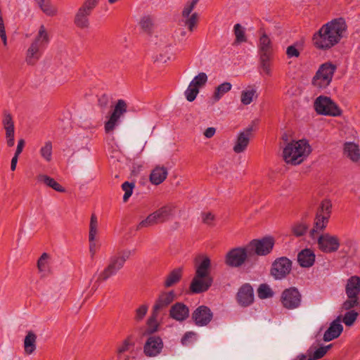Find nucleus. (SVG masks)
Masks as SVG:
<instances>
[{"instance_id": "obj_60", "label": "nucleus", "mask_w": 360, "mask_h": 360, "mask_svg": "<svg viewBox=\"0 0 360 360\" xmlns=\"http://www.w3.org/2000/svg\"><path fill=\"white\" fill-rule=\"evenodd\" d=\"M97 233V226H89V241H94Z\"/></svg>"}, {"instance_id": "obj_14", "label": "nucleus", "mask_w": 360, "mask_h": 360, "mask_svg": "<svg viewBox=\"0 0 360 360\" xmlns=\"http://www.w3.org/2000/svg\"><path fill=\"white\" fill-rule=\"evenodd\" d=\"M291 269V260L286 257H281L272 263L270 273L275 280H282L290 273Z\"/></svg>"}, {"instance_id": "obj_46", "label": "nucleus", "mask_w": 360, "mask_h": 360, "mask_svg": "<svg viewBox=\"0 0 360 360\" xmlns=\"http://www.w3.org/2000/svg\"><path fill=\"white\" fill-rule=\"evenodd\" d=\"M49 258V255L44 252L43 253L37 262V267L39 271L43 272L47 270V259Z\"/></svg>"}, {"instance_id": "obj_63", "label": "nucleus", "mask_w": 360, "mask_h": 360, "mask_svg": "<svg viewBox=\"0 0 360 360\" xmlns=\"http://www.w3.org/2000/svg\"><path fill=\"white\" fill-rule=\"evenodd\" d=\"M18 156L19 155H16L14 154L13 157L11 159V169L12 171H14L16 169V165H17V162H18Z\"/></svg>"}, {"instance_id": "obj_9", "label": "nucleus", "mask_w": 360, "mask_h": 360, "mask_svg": "<svg viewBox=\"0 0 360 360\" xmlns=\"http://www.w3.org/2000/svg\"><path fill=\"white\" fill-rule=\"evenodd\" d=\"M99 0H84L83 4L77 11L75 18V25L80 29H86L89 27V16L96 7Z\"/></svg>"}, {"instance_id": "obj_4", "label": "nucleus", "mask_w": 360, "mask_h": 360, "mask_svg": "<svg viewBox=\"0 0 360 360\" xmlns=\"http://www.w3.org/2000/svg\"><path fill=\"white\" fill-rule=\"evenodd\" d=\"M311 152V147L305 140H300L288 143L284 148V160L293 165L302 163Z\"/></svg>"}, {"instance_id": "obj_38", "label": "nucleus", "mask_w": 360, "mask_h": 360, "mask_svg": "<svg viewBox=\"0 0 360 360\" xmlns=\"http://www.w3.org/2000/svg\"><path fill=\"white\" fill-rule=\"evenodd\" d=\"M257 294L260 299H266L273 297L274 292L267 284L263 283L259 286Z\"/></svg>"}, {"instance_id": "obj_35", "label": "nucleus", "mask_w": 360, "mask_h": 360, "mask_svg": "<svg viewBox=\"0 0 360 360\" xmlns=\"http://www.w3.org/2000/svg\"><path fill=\"white\" fill-rule=\"evenodd\" d=\"M181 268L172 270L165 279V286L169 288L178 283L181 278Z\"/></svg>"}, {"instance_id": "obj_25", "label": "nucleus", "mask_w": 360, "mask_h": 360, "mask_svg": "<svg viewBox=\"0 0 360 360\" xmlns=\"http://www.w3.org/2000/svg\"><path fill=\"white\" fill-rule=\"evenodd\" d=\"M345 292L348 298H356L360 293V278L357 276L350 277L345 286Z\"/></svg>"}, {"instance_id": "obj_51", "label": "nucleus", "mask_w": 360, "mask_h": 360, "mask_svg": "<svg viewBox=\"0 0 360 360\" xmlns=\"http://www.w3.org/2000/svg\"><path fill=\"white\" fill-rule=\"evenodd\" d=\"M358 304V297L348 298L342 304V308L345 310H349Z\"/></svg>"}, {"instance_id": "obj_10", "label": "nucleus", "mask_w": 360, "mask_h": 360, "mask_svg": "<svg viewBox=\"0 0 360 360\" xmlns=\"http://www.w3.org/2000/svg\"><path fill=\"white\" fill-rule=\"evenodd\" d=\"M314 109L319 115L337 117L342 114L341 109L330 98L320 96L314 102Z\"/></svg>"}, {"instance_id": "obj_41", "label": "nucleus", "mask_w": 360, "mask_h": 360, "mask_svg": "<svg viewBox=\"0 0 360 360\" xmlns=\"http://www.w3.org/2000/svg\"><path fill=\"white\" fill-rule=\"evenodd\" d=\"M159 315V313H155L153 309L152 310V314L148 318L147 324L148 326V333H154L158 329V324L157 323V318Z\"/></svg>"}, {"instance_id": "obj_16", "label": "nucleus", "mask_w": 360, "mask_h": 360, "mask_svg": "<svg viewBox=\"0 0 360 360\" xmlns=\"http://www.w3.org/2000/svg\"><path fill=\"white\" fill-rule=\"evenodd\" d=\"M317 242L319 249L326 253L336 252L340 245L338 236H332L329 233H324L319 236Z\"/></svg>"}, {"instance_id": "obj_47", "label": "nucleus", "mask_w": 360, "mask_h": 360, "mask_svg": "<svg viewBox=\"0 0 360 360\" xmlns=\"http://www.w3.org/2000/svg\"><path fill=\"white\" fill-rule=\"evenodd\" d=\"M140 25L143 31L150 32L153 27L152 19L148 16L143 17L141 20Z\"/></svg>"}, {"instance_id": "obj_33", "label": "nucleus", "mask_w": 360, "mask_h": 360, "mask_svg": "<svg viewBox=\"0 0 360 360\" xmlns=\"http://www.w3.org/2000/svg\"><path fill=\"white\" fill-rule=\"evenodd\" d=\"M231 87L232 84L228 82H225L217 86L212 98L214 102L219 101L225 94L231 89Z\"/></svg>"}, {"instance_id": "obj_44", "label": "nucleus", "mask_w": 360, "mask_h": 360, "mask_svg": "<svg viewBox=\"0 0 360 360\" xmlns=\"http://www.w3.org/2000/svg\"><path fill=\"white\" fill-rule=\"evenodd\" d=\"M358 316V313L354 310L345 313L343 317V322L347 326H351L354 324Z\"/></svg>"}, {"instance_id": "obj_27", "label": "nucleus", "mask_w": 360, "mask_h": 360, "mask_svg": "<svg viewBox=\"0 0 360 360\" xmlns=\"http://www.w3.org/2000/svg\"><path fill=\"white\" fill-rule=\"evenodd\" d=\"M168 174L167 169L165 167H157L151 172L150 180L153 184L159 185L163 182Z\"/></svg>"}, {"instance_id": "obj_59", "label": "nucleus", "mask_w": 360, "mask_h": 360, "mask_svg": "<svg viewBox=\"0 0 360 360\" xmlns=\"http://www.w3.org/2000/svg\"><path fill=\"white\" fill-rule=\"evenodd\" d=\"M326 354V350L323 349V347H321L314 352L313 356L315 357V359H319L322 358Z\"/></svg>"}, {"instance_id": "obj_29", "label": "nucleus", "mask_w": 360, "mask_h": 360, "mask_svg": "<svg viewBox=\"0 0 360 360\" xmlns=\"http://www.w3.org/2000/svg\"><path fill=\"white\" fill-rule=\"evenodd\" d=\"M344 153L353 162L360 159V151L356 144L352 142H347L344 146Z\"/></svg>"}, {"instance_id": "obj_62", "label": "nucleus", "mask_w": 360, "mask_h": 360, "mask_svg": "<svg viewBox=\"0 0 360 360\" xmlns=\"http://www.w3.org/2000/svg\"><path fill=\"white\" fill-rule=\"evenodd\" d=\"M89 252L91 257H94L96 252V245L94 241H89Z\"/></svg>"}, {"instance_id": "obj_21", "label": "nucleus", "mask_w": 360, "mask_h": 360, "mask_svg": "<svg viewBox=\"0 0 360 360\" xmlns=\"http://www.w3.org/2000/svg\"><path fill=\"white\" fill-rule=\"evenodd\" d=\"M252 130V127L250 126L238 134L236 143L233 146V151L235 153H240L246 149L249 143Z\"/></svg>"}, {"instance_id": "obj_50", "label": "nucleus", "mask_w": 360, "mask_h": 360, "mask_svg": "<svg viewBox=\"0 0 360 360\" xmlns=\"http://www.w3.org/2000/svg\"><path fill=\"white\" fill-rule=\"evenodd\" d=\"M215 219L214 215L212 212H203L202 213V222L209 226H213V221Z\"/></svg>"}, {"instance_id": "obj_26", "label": "nucleus", "mask_w": 360, "mask_h": 360, "mask_svg": "<svg viewBox=\"0 0 360 360\" xmlns=\"http://www.w3.org/2000/svg\"><path fill=\"white\" fill-rule=\"evenodd\" d=\"M297 261L301 266L310 267L315 262V255L311 250L304 249L298 253Z\"/></svg>"}, {"instance_id": "obj_1", "label": "nucleus", "mask_w": 360, "mask_h": 360, "mask_svg": "<svg viewBox=\"0 0 360 360\" xmlns=\"http://www.w3.org/2000/svg\"><path fill=\"white\" fill-rule=\"evenodd\" d=\"M347 25L342 18L334 19L323 25L313 36V44L319 49L328 50L342 39Z\"/></svg>"}, {"instance_id": "obj_40", "label": "nucleus", "mask_w": 360, "mask_h": 360, "mask_svg": "<svg viewBox=\"0 0 360 360\" xmlns=\"http://www.w3.org/2000/svg\"><path fill=\"white\" fill-rule=\"evenodd\" d=\"M207 82V75L205 72H200L196 75L193 80L190 82L191 86H194L200 89L205 86Z\"/></svg>"}, {"instance_id": "obj_8", "label": "nucleus", "mask_w": 360, "mask_h": 360, "mask_svg": "<svg viewBox=\"0 0 360 360\" xmlns=\"http://www.w3.org/2000/svg\"><path fill=\"white\" fill-rule=\"evenodd\" d=\"M337 66L332 63L327 62L321 65L313 77L312 85L319 89L327 88L332 82Z\"/></svg>"}, {"instance_id": "obj_58", "label": "nucleus", "mask_w": 360, "mask_h": 360, "mask_svg": "<svg viewBox=\"0 0 360 360\" xmlns=\"http://www.w3.org/2000/svg\"><path fill=\"white\" fill-rule=\"evenodd\" d=\"M25 140L21 139L18 141L17 148L15 152V155H20V154L22 153L23 148L25 146Z\"/></svg>"}, {"instance_id": "obj_15", "label": "nucleus", "mask_w": 360, "mask_h": 360, "mask_svg": "<svg viewBox=\"0 0 360 360\" xmlns=\"http://www.w3.org/2000/svg\"><path fill=\"white\" fill-rule=\"evenodd\" d=\"M281 302L284 308L295 309L301 305L302 295L296 288L291 287L283 291Z\"/></svg>"}, {"instance_id": "obj_42", "label": "nucleus", "mask_w": 360, "mask_h": 360, "mask_svg": "<svg viewBox=\"0 0 360 360\" xmlns=\"http://www.w3.org/2000/svg\"><path fill=\"white\" fill-rule=\"evenodd\" d=\"M41 156L47 162L51 160L52 157V143L51 141H46L45 145L40 149Z\"/></svg>"}, {"instance_id": "obj_28", "label": "nucleus", "mask_w": 360, "mask_h": 360, "mask_svg": "<svg viewBox=\"0 0 360 360\" xmlns=\"http://www.w3.org/2000/svg\"><path fill=\"white\" fill-rule=\"evenodd\" d=\"M173 210L174 207L172 205H167L155 211L154 214L158 224L167 221L173 214Z\"/></svg>"}, {"instance_id": "obj_30", "label": "nucleus", "mask_w": 360, "mask_h": 360, "mask_svg": "<svg viewBox=\"0 0 360 360\" xmlns=\"http://www.w3.org/2000/svg\"><path fill=\"white\" fill-rule=\"evenodd\" d=\"M257 96L255 86H248L245 90L242 91L240 101L243 105H248L253 101L254 98H257Z\"/></svg>"}, {"instance_id": "obj_7", "label": "nucleus", "mask_w": 360, "mask_h": 360, "mask_svg": "<svg viewBox=\"0 0 360 360\" xmlns=\"http://www.w3.org/2000/svg\"><path fill=\"white\" fill-rule=\"evenodd\" d=\"M135 252V250H126L120 253V255H112L109 259L108 266L99 274L98 279L106 281L110 277L115 275L124 265L127 259Z\"/></svg>"}, {"instance_id": "obj_53", "label": "nucleus", "mask_w": 360, "mask_h": 360, "mask_svg": "<svg viewBox=\"0 0 360 360\" xmlns=\"http://www.w3.org/2000/svg\"><path fill=\"white\" fill-rule=\"evenodd\" d=\"M286 54L288 58L299 57L300 51L294 45L289 46L286 49Z\"/></svg>"}, {"instance_id": "obj_19", "label": "nucleus", "mask_w": 360, "mask_h": 360, "mask_svg": "<svg viewBox=\"0 0 360 360\" xmlns=\"http://www.w3.org/2000/svg\"><path fill=\"white\" fill-rule=\"evenodd\" d=\"M1 122L4 129L6 131V139L7 146L8 147H12L15 144V127L11 114L6 110L4 111Z\"/></svg>"}, {"instance_id": "obj_2", "label": "nucleus", "mask_w": 360, "mask_h": 360, "mask_svg": "<svg viewBox=\"0 0 360 360\" xmlns=\"http://www.w3.org/2000/svg\"><path fill=\"white\" fill-rule=\"evenodd\" d=\"M210 269L211 261L207 257H205L196 266L195 276L190 285V290L192 292L202 293L210 288L213 283Z\"/></svg>"}, {"instance_id": "obj_49", "label": "nucleus", "mask_w": 360, "mask_h": 360, "mask_svg": "<svg viewBox=\"0 0 360 360\" xmlns=\"http://www.w3.org/2000/svg\"><path fill=\"white\" fill-rule=\"evenodd\" d=\"M186 20L185 22L186 25L188 26L190 31H193L195 27L197 20H198V14L196 13H193L188 18H186Z\"/></svg>"}, {"instance_id": "obj_18", "label": "nucleus", "mask_w": 360, "mask_h": 360, "mask_svg": "<svg viewBox=\"0 0 360 360\" xmlns=\"http://www.w3.org/2000/svg\"><path fill=\"white\" fill-rule=\"evenodd\" d=\"M213 313L205 305L197 307L192 314V319L198 326H205L212 321Z\"/></svg>"}, {"instance_id": "obj_64", "label": "nucleus", "mask_w": 360, "mask_h": 360, "mask_svg": "<svg viewBox=\"0 0 360 360\" xmlns=\"http://www.w3.org/2000/svg\"><path fill=\"white\" fill-rule=\"evenodd\" d=\"M307 355L304 354H300L292 360H306Z\"/></svg>"}, {"instance_id": "obj_54", "label": "nucleus", "mask_w": 360, "mask_h": 360, "mask_svg": "<svg viewBox=\"0 0 360 360\" xmlns=\"http://www.w3.org/2000/svg\"><path fill=\"white\" fill-rule=\"evenodd\" d=\"M195 336V333L194 332H186L181 340V344L187 345Z\"/></svg>"}, {"instance_id": "obj_56", "label": "nucleus", "mask_w": 360, "mask_h": 360, "mask_svg": "<svg viewBox=\"0 0 360 360\" xmlns=\"http://www.w3.org/2000/svg\"><path fill=\"white\" fill-rule=\"evenodd\" d=\"M171 51V48L169 47L168 50H167V53L168 56H164L162 53H160L159 56L157 58V60L162 62V63H166L168 60L171 59V57L172 56Z\"/></svg>"}, {"instance_id": "obj_61", "label": "nucleus", "mask_w": 360, "mask_h": 360, "mask_svg": "<svg viewBox=\"0 0 360 360\" xmlns=\"http://www.w3.org/2000/svg\"><path fill=\"white\" fill-rule=\"evenodd\" d=\"M216 129L214 127H208L204 131V136L207 139H210L214 135Z\"/></svg>"}, {"instance_id": "obj_17", "label": "nucleus", "mask_w": 360, "mask_h": 360, "mask_svg": "<svg viewBox=\"0 0 360 360\" xmlns=\"http://www.w3.org/2000/svg\"><path fill=\"white\" fill-rule=\"evenodd\" d=\"M163 347V341L160 336L151 335L143 345V353L146 356L155 357L162 352Z\"/></svg>"}, {"instance_id": "obj_45", "label": "nucleus", "mask_w": 360, "mask_h": 360, "mask_svg": "<svg viewBox=\"0 0 360 360\" xmlns=\"http://www.w3.org/2000/svg\"><path fill=\"white\" fill-rule=\"evenodd\" d=\"M199 93V89L196 88L194 86H191V84H189V86H188L187 89L185 91V96L189 102L193 101L197 95Z\"/></svg>"}, {"instance_id": "obj_11", "label": "nucleus", "mask_w": 360, "mask_h": 360, "mask_svg": "<svg viewBox=\"0 0 360 360\" xmlns=\"http://www.w3.org/2000/svg\"><path fill=\"white\" fill-rule=\"evenodd\" d=\"M250 256L248 246L235 248L226 253L225 264L230 267H240Z\"/></svg>"}, {"instance_id": "obj_20", "label": "nucleus", "mask_w": 360, "mask_h": 360, "mask_svg": "<svg viewBox=\"0 0 360 360\" xmlns=\"http://www.w3.org/2000/svg\"><path fill=\"white\" fill-rule=\"evenodd\" d=\"M237 301L242 307H248L254 301L253 288L249 283L243 284L237 293Z\"/></svg>"}, {"instance_id": "obj_24", "label": "nucleus", "mask_w": 360, "mask_h": 360, "mask_svg": "<svg viewBox=\"0 0 360 360\" xmlns=\"http://www.w3.org/2000/svg\"><path fill=\"white\" fill-rule=\"evenodd\" d=\"M343 330V326L340 323V317L338 316L330 325L323 335L325 342L331 341L338 338Z\"/></svg>"}, {"instance_id": "obj_55", "label": "nucleus", "mask_w": 360, "mask_h": 360, "mask_svg": "<svg viewBox=\"0 0 360 360\" xmlns=\"http://www.w3.org/2000/svg\"><path fill=\"white\" fill-rule=\"evenodd\" d=\"M98 105L103 108V109H105L108 108V104H109V98H108V96L105 94H103L99 98H98Z\"/></svg>"}, {"instance_id": "obj_48", "label": "nucleus", "mask_w": 360, "mask_h": 360, "mask_svg": "<svg viewBox=\"0 0 360 360\" xmlns=\"http://www.w3.org/2000/svg\"><path fill=\"white\" fill-rule=\"evenodd\" d=\"M148 309V307L146 304H142L136 310V315H135V320L136 321H141L146 314H147Z\"/></svg>"}, {"instance_id": "obj_5", "label": "nucleus", "mask_w": 360, "mask_h": 360, "mask_svg": "<svg viewBox=\"0 0 360 360\" xmlns=\"http://www.w3.org/2000/svg\"><path fill=\"white\" fill-rule=\"evenodd\" d=\"M257 49L259 56V67L268 76L271 74V63L273 57V44L270 37L260 30Z\"/></svg>"}, {"instance_id": "obj_23", "label": "nucleus", "mask_w": 360, "mask_h": 360, "mask_svg": "<svg viewBox=\"0 0 360 360\" xmlns=\"http://www.w3.org/2000/svg\"><path fill=\"white\" fill-rule=\"evenodd\" d=\"M174 298L175 295L172 290L160 294L153 307L154 312L160 314L174 300Z\"/></svg>"}, {"instance_id": "obj_32", "label": "nucleus", "mask_w": 360, "mask_h": 360, "mask_svg": "<svg viewBox=\"0 0 360 360\" xmlns=\"http://www.w3.org/2000/svg\"><path fill=\"white\" fill-rule=\"evenodd\" d=\"M38 180L40 182L44 183L47 186L53 188L56 191L63 193L65 192V188L60 186L57 181H55L54 179L44 174H41L38 176Z\"/></svg>"}, {"instance_id": "obj_34", "label": "nucleus", "mask_w": 360, "mask_h": 360, "mask_svg": "<svg viewBox=\"0 0 360 360\" xmlns=\"http://www.w3.org/2000/svg\"><path fill=\"white\" fill-rule=\"evenodd\" d=\"M41 11L49 16H53L57 13V9L52 6L51 0H35Z\"/></svg>"}, {"instance_id": "obj_13", "label": "nucleus", "mask_w": 360, "mask_h": 360, "mask_svg": "<svg viewBox=\"0 0 360 360\" xmlns=\"http://www.w3.org/2000/svg\"><path fill=\"white\" fill-rule=\"evenodd\" d=\"M274 245L273 238L264 237L259 240H252L247 246L251 255L256 254L259 256H265L272 251Z\"/></svg>"}, {"instance_id": "obj_22", "label": "nucleus", "mask_w": 360, "mask_h": 360, "mask_svg": "<svg viewBox=\"0 0 360 360\" xmlns=\"http://www.w3.org/2000/svg\"><path fill=\"white\" fill-rule=\"evenodd\" d=\"M169 316L175 321H184L189 316V309L182 302H176L170 308Z\"/></svg>"}, {"instance_id": "obj_57", "label": "nucleus", "mask_w": 360, "mask_h": 360, "mask_svg": "<svg viewBox=\"0 0 360 360\" xmlns=\"http://www.w3.org/2000/svg\"><path fill=\"white\" fill-rule=\"evenodd\" d=\"M194 7L191 4H188L184 8L182 15L184 18H188L191 13L193 10Z\"/></svg>"}, {"instance_id": "obj_36", "label": "nucleus", "mask_w": 360, "mask_h": 360, "mask_svg": "<svg viewBox=\"0 0 360 360\" xmlns=\"http://www.w3.org/2000/svg\"><path fill=\"white\" fill-rule=\"evenodd\" d=\"M309 225L304 221L295 222L291 227L292 234L296 237L303 236L307 231Z\"/></svg>"}, {"instance_id": "obj_37", "label": "nucleus", "mask_w": 360, "mask_h": 360, "mask_svg": "<svg viewBox=\"0 0 360 360\" xmlns=\"http://www.w3.org/2000/svg\"><path fill=\"white\" fill-rule=\"evenodd\" d=\"M158 224L154 212L150 214L146 219L141 221L136 226V230L147 228Z\"/></svg>"}, {"instance_id": "obj_43", "label": "nucleus", "mask_w": 360, "mask_h": 360, "mask_svg": "<svg viewBox=\"0 0 360 360\" xmlns=\"http://www.w3.org/2000/svg\"><path fill=\"white\" fill-rule=\"evenodd\" d=\"M134 187L135 184L133 182L125 181L122 184V189L124 191L123 195V201L124 202H126L132 195Z\"/></svg>"}, {"instance_id": "obj_52", "label": "nucleus", "mask_w": 360, "mask_h": 360, "mask_svg": "<svg viewBox=\"0 0 360 360\" xmlns=\"http://www.w3.org/2000/svg\"><path fill=\"white\" fill-rule=\"evenodd\" d=\"M132 345L133 344L130 340V338H127L126 340H124L122 345L118 347L117 352L119 354H122L128 351Z\"/></svg>"}, {"instance_id": "obj_3", "label": "nucleus", "mask_w": 360, "mask_h": 360, "mask_svg": "<svg viewBox=\"0 0 360 360\" xmlns=\"http://www.w3.org/2000/svg\"><path fill=\"white\" fill-rule=\"evenodd\" d=\"M49 41V35L45 27L41 25L37 34L34 37L26 51L25 61L27 65H34L37 63L41 58L44 50L46 48Z\"/></svg>"}, {"instance_id": "obj_12", "label": "nucleus", "mask_w": 360, "mask_h": 360, "mask_svg": "<svg viewBox=\"0 0 360 360\" xmlns=\"http://www.w3.org/2000/svg\"><path fill=\"white\" fill-rule=\"evenodd\" d=\"M127 112V102L123 99L117 100L108 120L105 122V131L106 133L112 131L119 124L121 117L123 116Z\"/></svg>"}, {"instance_id": "obj_31", "label": "nucleus", "mask_w": 360, "mask_h": 360, "mask_svg": "<svg viewBox=\"0 0 360 360\" xmlns=\"http://www.w3.org/2000/svg\"><path fill=\"white\" fill-rule=\"evenodd\" d=\"M36 340L37 335L34 332L28 331L24 340V349L26 354H31L35 351Z\"/></svg>"}, {"instance_id": "obj_39", "label": "nucleus", "mask_w": 360, "mask_h": 360, "mask_svg": "<svg viewBox=\"0 0 360 360\" xmlns=\"http://www.w3.org/2000/svg\"><path fill=\"white\" fill-rule=\"evenodd\" d=\"M234 34L236 35V44H240L242 42H245L247 41V38L245 34V29L241 26L240 24L237 23L234 25Z\"/></svg>"}, {"instance_id": "obj_6", "label": "nucleus", "mask_w": 360, "mask_h": 360, "mask_svg": "<svg viewBox=\"0 0 360 360\" xmlns=\"http://www.w3.org/2000/svg\"><path fill=\"white\" fill-rule=\"evenodd\" d=\"M331 209L332 203L329 200L325 199L321 202L316 213L314 226L309 231V236L312 238H314L316 233L323 231L327 226Z\"/></svg>"}]
</instances>
